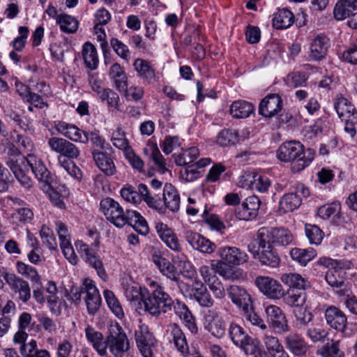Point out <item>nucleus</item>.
Wrapping results in <instances>:
<instances>
[{"mask_svg":"<svg viewBox=\"0 0 357 357\" xmlns=\"http://www.w3.org/2000/svg\"><path fill=\"white\" fill-rule=\"evenodd\" d=\"M334 108L342 121L344 123V131L351 137L356 134L357 109L346 98L339 95L334 100Z\"/></svg>","mask_w":357,"mask_h":357,"instance_id":"5","label":"nucleus"},{"mask_svg":"<svg viewBox=\"0 0 357 357\" xmlns=\"http://www.w3.org/2000/svg\"><path fill=\"white\" fill-rule=\"evenodd\" d=\"M92 155L96 166L107 176H112L116 173V167L109 154L94 150L92 152Z\"/></svg>","mask_w":357,"mask_h":357,"instance_id":"35","label":"nucleus"},{"mask_svg":"<svg viewBox=\"0 0 357 357\" xmlns=\"http://www.w3.org/2000/svg\"><path fill=\"white\" fill-rule=\"evenodd\" d=\"M301 204V198L296 193L285 194L280 202V209L284 213L292 211Z\"/></svg>","mask_w":357,"mask_h":357,"instance_id":"51","label":"nucleus"},{"mask_svg":"<svg viewBox=\"0 0 357 357\" xmlns=\"http://www.w3.org/2000/svg\"><path fill=\"white\" fill-rule=\"evenodd\" d=\"M133 66L137 76L143 80L144 84H151L156 81L155 69L149 61L137 59L134 61Z\"/></svg>","mask_w":357,"mask_h":357,"instance_id":"32","label":"nucleus"},{"mask_svg":"<svg viewBox=\"0 0 357 357\" xmlns=\"http://www.w3.org/2000/svg\"><path fill=\"white\" fill-rule=\"evenodd\" d=\"M281 281L291 289L305 290L310 287V282L301 275L296 273H284L280 277Z\"/></svg>","mask_w":357,"mask_h":357,"instance_id":"39","label":"nucleus"},{"mask_svg":"<svg viewBox=\"0 0 357 357\" xmlns=\"http://www.w3.org/2000/svg\"><path fill=\"white\" fill-rule=\"evenodd\" d=\"M305 235L311 244L319 245L324 238V232L314 225H305Z\"/></svg>","mask_w":357,"mask_h":357,"instance_id":"59","label":"nucleus"},{"mask_svg":"<svg viewBox=\"0 0 357 357\" xmlns=\"http://www.w3.org/2000/svg\"><path fill=\"white\" fill-rule=\"evenodd\" d=\"M25 167L29 166L36 178L46 185H50L53 177L41 158L33 153L28 154L25 158Z\"/></svg>","mask_w":357,"mask_h":357,"instance_id":"14","label":"nucleus"},{"mask_svg":"<svg viewBox=\"0 0 357 357\" xmlns=\"http://www.w3.org/2000/svg\"><path fill=\"white\" fill-rule=\"evenodd\" d=\"M341 211V205L337 202H333L320 206L317 209V215L323 220L333 219L339 218Z\"/></svg>","mask_w":357,"mask_h":357,"instance_id":"48","label":"nucleus"},{"mask_svg":"<svg viewBox=\"0 0 357 357\" xmlns=\"http://www.w3.org/2000/svg\"><path fill=\"white\" fill-rule=\"evenodd\" d=\"M253 111L252 104L245 100L235 101L230 107V114L236 119L247 118Z\"/></svg>","mask_w":357,"mask_h":357,"instance_id":"44","label":"nucleus"},{"mask_svg":"<svg viewBox=\"0 0 357 357\" xmlns=\"http://www.w3.org/2000/svg\"><path fill=\"white\" fill-rule=\"evenodd\" d=\"M3 278L11 291L17 294L23 303H26L30 299L31 288L27 281L14 273H5Z\"/></svg>","mask_w":357,"mask_h":357,"instance_id":"16","label":"nucleus"},{"mask_svg":"<svg viewBox=\"0 0 357 357\" xmlns=\"http://www.w3.org/2000/svg\"><path fill=\"white\" fill-rule=\"evenodd\" d=\"M284 342L287 348L295 356H303L308 350V345L304 338L296 333L286 335Z\"/></svg>","mask_w":357,"mask_h":357,"instance_id":"33","label":"nucleus"},{"mask_svg":"<svg viewBox=\"0 0 357 357\" xmlns=\"http://www.w3.org/2000/svg\"><path fill=\"white\" fill-rule=\"evenodd\" d=\"M17 273L22 276L26 277L31 282L38 283L40 280V277L36 269L24 262L17 261L16 264Z\"/></svg>","mask_w":357,"mask_h":357,"instance_id":"56","label":"nucleus"},{"mask_svg":"<svg viewBox=\"0 0 357 357\" xmlns=\"http://www.w3.org/2000/svg\"><path fill=\"white\" fill-rule=\"evenodd\" d=\"M199 151L197 147H190L183 153L175 157V162L178 166L191 165L199 156Z\"/></svg>","mask_w":357,"mask_h":357,"instance_id":"54","label":"nucleus"},{"mask_svg":"<svg viewBox=\"0 0 357 357\" xmlns=\"http://www.w3.org/2000/svg\"><path fill=\"white\" fill-rule=\"evenodd\" d=\"M296 326L299 328H304L312 321V313L306 307H297L294 310Z\"/></svg>","mask_w":357,"mask_h":357,"instance_id":"55","label":"nucleus"},{"mask_svg":"<svg viewBox=\"0 0 357 357\" xmlns=\"http://www.w3.org/2000/svg\"><path fill=\"white\" fill-rule=\"evenodd\" d=\"M294 22V14L288 9L279 10L273 19V25L278 29H287Z\"/></svg>","mask_w":357,"mask_h":357,"instance_id":"42","label":"nucleus"},{"mask_svg":"<svg viewBox=\"0 0 357 357\" xmlns=\"http://www.w3.org/2000/svg\"><path fill=\"white\" fill-rule=\"evenodd\" d=\"M262 340L267 349L266 352L272 357H289L277 337L266 334Z\"/></svg>","mask_w":357,"mask_h":357,"instance_id":"38","label":"nucleus"},{"mask_svg":"<svg viewBox=\"0 0 357 357\" xmlns=\"http://www.w3.org/2000/svg\"><path fill=\"white\" fill-rule=\"evenodd\" d=\"M121 195L126 201L133 204L140 202L142 199L139 190H135L131 185L123 187L121 190Z\"/></svg>","mask_w":357,"mask_h":357,"instance_id":"63","label":"nucleus"},{"mask_svg":"<svg viewBox=\"0 0 357 357\" xmlns=\"http://www.w3.org/2000/svg\"><path fill=\"white\" fill-rule=\"evenodd\" d=\"M255 284L264 296L271 299L279 300L284 296V289L276 280L268 276H257Z\"/></svg>","mask_w":357,"mask_h":357,"instance_id":"12","label":"nucleus"},{"mask_svg":"<svg viewBox=\"0 0 357 357\" xmlns=\"http://www.w3.org/2000/svg\"><path fill=\"white\" fill-rule=\"evenodd\" d=\"M163 206L165 205L170 211L176 212L179 209L180 196L171 183H166L163 188L162 192Z\"/></svg>","mask_w":357,"mask_h":357,"instance_id":"36","label":"nucleus"},{"mask_svg":"<svg viewBox=\"0 0 357 357\" xmlns=\"http://www.w3.org/2000/svg\"><path fill=\"white\" fill-rule=\"evenodd\" d=\"M112 142L114 146L119 149L123 150L125 152L130 147L125 137L124 132L121 128H118L112 134Z\"/></svg>","mask_w":357,"mask_h":357,"instance_id":"62","label":"nucleus"},{"mask_svg":"<svg viewBox=\"0 0 357 357\" xmlns=\"http://www.w3.org/2000/svg\"><path fill=\"white\" fill-rule=\"evenodd\" d=\"M258 238H262L278 246H287L290 245L294 240L291 231L284 228L261 227L257 231Z\"/></svg>","mask_w":357,"mask_h":357,"instance_id":"9","label":"nucleus"},{"mask_svg":"<svg viewBox=\"0 0 357 357\" xmlns=\"http://www.w3.org/2000/svg\"><path fill=\"white\" fill-rule=\"evenodd\" d=\"M324 317L326 324L333 329L342 333L346 331L347 317L339 307L334 305L328 307L324 311Z\"/></svg>","mask_w":357,"mask_h":357,"instance_id":"17","label":"nucleus"},{"mask_svg":"<svg viewBox=\"0 0 357 357\" xmlns=\"http://www.w3.org/2000/svg\"><path fill=\"white\" fill-rule=\"evenodd\" d=\"M33 213L29 208L22 207L15 211L11 215V219L14 224L20 225L32 220Z\"/></svg>","mask_w":357,"mask_h":357,"instance_id":"58","label":"nucleus"},{"mask_svg":"<svg viewBox=\"0 0 357 357\" xmlns=\"http://www.w3.org/2000/svg\"><path fill=\"white\" fill-rule=\"evenodd\" d=\"M317 354L321 357H344V353L340 349V341L333 340L323 345Z\"/></svg>","mask_w":357,"mask_h":357,"instance_id":"50","label":"nucleus"},{"mask_svg":"<svg viewBox=\"0 0 357 357\" xmlns=\"http://www.w3.org/2000/svg\"><path fill=\"white\" fill-rule=\"evenodd\" d=\"M137 346L144 357H153V348L155 340L149 331L148 326L140 324L135 333Z\"/></svg>","mask_w":357,"mask_h":357,"instance_id":"13","label":"nucleus"},{"mask_svg":"<svg viewBox=\"0 0 357 357\" xmlns=\"http://www.w3.org/2000/svg\"><path fill=\"white\" fill-rule=\"evenodd\" d=\"M319 264L329 268L325 274V280L332 288L340 291L346 289V271L342 268L336 267L335 261L330 258H321Z\"/></svg>","mask_w":357,"mask_h":357,"instance_id":"8","label":"nucleus"},{"mask_svg":"<svg viewBox=\"0 0 357 357\" xmlns=\"http://www.w3.org/2000/svg\"><path fill=\"white\" fill-rule=\"evenodd\" d=\"M141 196L147 205L153 209L160 212L164 210L163 202L161 197L155 192H151L148 190L145 184L141 183L137 188Z\"/></svg>","mask_w":357,"mask_h":357,"instance_id":"37","label":"nucleus"},{"mask_svg":"<svg viewBox=\"0 0 357 357\" xmlns=\"http://www.w3.org/2000/svg\"><path fill=\"white\" fill-rule=\"evenodd\" d=\"M317 255V251L312 248L305 249L295 248L290 252V256L294 261H297L301 266L306 264L312 260Z\"/></svg>","mask_w":357,"mask_h":357,"instance_id":"43","label":"nucleus"},{"mask_svg":"<svg viewBox=\"0 0 357 357\" xmlns=\"http://www.w3.org/2000/svg\"><path fill=\"white\" fill-rule=\"evenodd\" d=\"M241 186L244 188L265 192L271 185L270 180L261 175H250L242 176L240 181Z\"/></svg>","mask_w":357,"mask_h":357,"instance_id":"29","label":"nucleus"},{"mask_svg":"<svg viewBox=\"0 0 357 357\" xmlns=\"http://www.w3.org/2000/svg\"><path fill=\"white\" fill-rule=\"evenodd\" d=\"M18 149L13 144L7 147V158L6 165L13 172L17 180L25 188L32 186V181L26 175L25 168V159Z\"/></svg>","mask_w":357,"mask_h":357,"instance_id":"4","label":"nucleus"},{"mask_svg":"<svg viewBox=\"0 0 357 357\" xmlns=\"http://www.w3.org/2000/svg\"><path fill=\"white\" fill-rule=\"evenodd\" d=\"M238 142L237 131L231 129H224L220 131L216 139V142L221 146L234 145Z\"/></svg>","mask_w":357,"mask_h":357,"instance_id":"52","label":"nucleus"},{"mask_svg":"<svg viewBox=\"0 0 357 357\" xmlns=\"http://www.w3.org/2000/svg\"><path fill=\"white\" fill-rule=\"evenodd\" d=\"M331 45L329 38L325 35H317L310 43V57L312 60L319 61L328 53Z\"/></svg>","mask_w":357,"mask_h":357,"instance_id":"30","label":"nucleus"},{"mask_svg":"<svg viewBox=\"0 0 357 357\" xmlns=\"http://www.w3.org/2000/svg\"><path fill=\"white\" fill-rule=\"evenodd\" d=\"M226 291L232 303L240 310H243L252 305V298L244 287L234 284L229 286Z\"/></svg>","mask_w":357,"mask_h":357,"instance_id":"24","label":"nucleus"},{"mask_svg":"<svg viewBox=\"0 0 357 357\" xmlns=\"http://www.w3.org/2000/svg\"><path fill=\"white\" fill-rule=\"evenodd\" d=\"M170 342H172L175 348L183 356H186L189 354V346L185 333L180 326L175 323L168 325L167 331Z\"/></svg>","mask_w":357,"mask_h":357,"instance_id":"22","label":"nucleus"},{"mask_svg":"<svg viewBox=\"0 0 357 357\" xmlns=\"http://www.w3.org/2000/svg\"><path fill=\"white\" fill-rule=\"evenodd\" d=\"M88 81L91 90L100 98L106 89L102 86V80L99 74L97 73H89Z\"/></svg>","mask_w":357,"mask_h":357,"instance_id":"60","label":"nucleus"},{"mask_svg":"<svg viewBox=\"0 0 357 357\" xmlns=\"http://www.w3.org/2000/svg\"><path fill=\"white\" fill-rule=\"evenodd\" d=\"M185 238L192 248L201 252L211 254L215 250L216 245L214 243L197 232L186 231Z\"/></svg>","mask_w":357,"mask_h":357,"instance_id":"25","label":"nucleus"},{"mask_svg":"<svg viewBox=\"0 0 357 357\" xmlns=\"http://www.w3.org/2000/svg\"><path fill=\"white\" fill-rule=\"evenodd\" d=\"M100 206L106 219L116 227L121 228L128 225L142 235L149 233L146 220L136 211L127 210L124 212L119 203L110 197L102 199Z\"/></svg>","mask_w":357,"mask_h":357,"instance_id":"2","label":"nucleus"},{"mask_svg":"<svg viewBox=\"0 0 357 357\" xmlns=\"http://www.w3.org/2000/svg\"><path fill=\"white\" fill-rule=\"evenodd\" d=\"M204 328L212 336L222 338L226 333V323L220 312L214 310H208L204 316Z\"/></svg>","mask_w":357,"mask_h":357,"instance_id":"11","label":"nucleus"},{"mask_svg":"<svg viewBox=\"0 0 357 357\" xmlns=\"http://www.w3.org/2000/svg\"><path fill=\"white\" fill-rule=\"evenodd\" d=\"M185 166L186 167L180 172L181 176L183 180L190 182L201 176V172L198 170L196 165L193 163Z\"/></svg>","mask_w":357,"mask_h":357,"instance_id":"64","label":"nucleus"},{"mask_svg":"<svg viewBox=\"0 0 357 357\" xmlns=\"http://www.w3.org/2000/svg\"><path fill=\"white\" fill-rule=\"evenodd\" d=\"M266 320L275 330L281 333L289 331V327L285 314L282 309L275 305H270L265 309Z\"/></svg>","mask_w":357,"mask_h":357,"instance_id":"18","label":"nucleus"},{"mask_svg":"<svg viewBox=\"0 0 357 357\" xmlns=\"http://www.w3.org/2000/svg\"><path fill=\"white\" fill-rule=\"evenodd\" d=\"M153 289L144 298V310L153 317H159L174 310V313L183 321L192 326V331L197 328L192 323L193 317L188 306L179 300L173 301L165 291L164 288L156 282H151Z\"/></svg>","mask_w":357,"mask_h":357,"instance_id":"1","label":"nucleus"},{"mask_svg":"<svg viewBox=\"0 0 357 357\" xmlns=\"http://www.w3.org/2000/svg\"><path fill=\"white\" fill-rule=\"evenodd\" d=\"M75 245L78 253L84 261L93 268L101 278L105 279L107 274L102 261L96 250L82 241H77Z\"/></svg>","mask_w":357,"mask_h":357,"instance_id":"10","label":"nucleus"},{"mask_svg":"<svg viewBox=\"0 0 357 357\" xmlns=\"http://www.w3.org/2000/svg\"><path fill=\"white\" fill-rule=\"evenodd\" d=\"M55 128L59 133L73 142L83 144L88 142L86 132L73 124L58 121L55 123Z\"/></svg>","mask_w":357,"mask_h":357,"instance_id":"27","label":"nucleus"},{"mask_svg":"<svg viewBox=\"0 0 357 357\" xmlns=\"http://www.w3.org/2000/svg\"><path fill=\"white\" fill-rule=\"evenodd\" d=\"M277 158L282 162H291V171L298 173L309 166L314 160L313 149H304V146L298 141L282 143L276 151Z\"/></svg>","mask_w":357,"mask_h":357,"instance_id":"3","label":"nucleus"},{"mask_svg":"<svg viewBox=\"0 0 357 357\" xmlns=\"http://www.w3.org/2000/svg\"><path fill=\"white\" fill-rule=\"evenodd\" d=\"M56 21L59 24L61 30L65 33H73L78 29V21L70 15L66 14L58 15Z\"/></svg>","mask_w":357,"mask_h":357,"instance_id":"49","label":"nucleus"},{"mask_svg":"<svg viewBox=\"0 0 357 357\" xmlns=\"http://www.w3.org/2000/svg\"><path fill=\"white\" fill-rule=\"evenodd\" d=\"M242 312L245 320L252 325L257 326L263 331L267 329V326L264 321L254 310L253 305L245 308Z\"/></svg>","mask_w":357,"mask_h":357,"instance_id":"57","label":"nucleus"},{"mask_svg":"<svg viewBox=\"0 0 357 357\" xmlns=\"http://www.w3.org/2000/svg\"><path fill=\"white\" fill-rule=\"evenodd\" d=\"M218 255L225 264L236 266L248 261V255L236 247L225 246L218 249Z\"/></svg>","mask_w":357,"mask_h":357,"instance_id":"21","label":"nucleus"},{"mask_svg":"<svg viewBox=\"0 0 357 357\" xmlns=\"http://www.w3.org/2000/svg\"><path fill=\"white\" fill-rule=\"evenodd\" d=\"M107 350L114 357H123L129 350L128 338L122 327L116 322L112 323L106 337Z\"/></svg>","mask_w":357,"mask_h":357,"instance_id":"6","label":"nucleus"},{"mask_svg":"<svg viewBox=\"0 0 357 357\" xmlns=\"http://www.w3.org/2000/svg\"><path fill=\"white\" fill-rule=\"evenodd\" d=\"M82 291L86 294L85 303L89 314H95L100 306L101 298L94 282L91 280L85 279Z\"/></svg>","mask_w":357,"mask_h":357,"instance_id":"19","label":"nucleus"},{"mask_svg":"<svg viewBox=\"0 0 357 357\" xmlns=\"http://www.w3.org/2000/svg\"><path fill=\"white\" fill-rule=\"evenodd\" d=\"M109 77L114 80L115 86L119 91H124L127 86L126 75L121 66L115 63L109 70Z\"/></svg>","mask_w":357,"mask_h":357,"instance_id":"47","label":"nucleus"},{"mask_svg":"<svg viewBox=\"0 0 357 357\" xmlns=\"http://www.w3.org/2000/svg\"><path fill=\"white\" fill-rule=\"evenodd\" d=\"M107 304L112 312L119 319L124 317V312L121 305L114 293L108 289L103 292Z\"/></svg>","mask_w":357,"mask_h":357,"instance_id":"53","label":"nucleus"},{"mask_svg":"<svg viewBox=\"0 0 357 357\" xmlns=\"http://www.w3.org/2000/svg\"><path fill=\"white\" fill-rule=\"evenodd\" d=\"M197 287L194 289V297L198 303L205 307H211L214 301L202 282H197Z\"/></svg>","mask_w":357,"mask_h":357,"instance_id":"46","label":"nucleus"},{"mask_svg":"<svg viewBox=\"0 0 357 357\" xmlns=\"http://www.w3.org/2000/svg\"><path fill=\"white\" fill-rule=\"evenodd\" d=\"M259 199L255 196H250L245 199L241 206L236 209V216L239 220H249L257 215L260 206Z\"/></svg>","mask_w":357,"mask_h":357,"instance_id":"26","label":"nucleus"},{"mask_svg":"<svg viewBox=\"0 0 357 357\" xmlns=\"http://www.w3.org/2000/svg\"><path fill=\"white\" fill-rule=\"evenodd\" d=\"M357 10V0H339L334 8V17L342 20Z\"/></svg>","mask_w":357,"mask_h":357,"instance_id":"40","label":"nucleus"},{"mask_svg":"<svg viewBox=\"0 0 357 357\" xmlns=\"http://www.w3.org/2000/svg\"><path fill=\"white\" fill-rule=\"evenodd\" d=\"M228 333L231 342L242 349L244 352L246 351L247 348L257 341V339L252 338L242 326L234 322L230 323Z\"/></svg>","mask_w":357,"mask_h":357,"instance_id":"20","label":"nucleus"},{"mask_svg":"<svg viewBox=\"0 0 357 357\" xmlns=\"http://www.w3.org/2000/svg\"><path fill=\"white\" fill-rule=\"evenodd\" d=\"M155 229L160 239L174 252L182 250L181 245L174 231L167 225L159 222L155 224Z\"/></svg>","mask_w":357,"mask_h":357,"instance_id":"28","label":"nucleus"},{"mask_svg":"<svg viewBox=\"0 0 357 357\" xmlns=\"http://www.w3.org/2000/svg\"><path fill=\"white\" fill-rule=\"evenodd\" d=\"M50 149L68 159H76L79 155V149L63 138L51 137L47 141Z\"/></svg>","mask_w":357,"mask_h":357,"instance_id":"15","label":"nucleus"},{"mask_svg":"<svg viewBox=\"0 0 357 357\" xmlns=\"http://www.w3.org/2000/svg\"><path fill=\"white\" fill-rule=\"evenodd\" d=\"M282 298L286 305L297 308L305 305L307 295L305 292H299L296 289H288L286 293L284 291Z\"/></svg>","mask_w":357,"mask_h":357,"instance_id":"41","label":"nucleus"},{"mask_svg":"<svg viewBox=\"0 0 357 357\" xmlns=\"http://www.w3.org/2000/svg\"><path fill=\"white\" fill-rule=\"evenodd\" d=\"M82 56L86 66L94 70L98 67L99 61L98 58L97 51L93 45L91 43H84L82 49Z\"/></svg>","mask_w":357,"mask_h":357,"instance_id":"45","label":"nucleus"},{"mask_svg":"<svg viewBox=\"0 0 357 357\" xmlns=\"http://www.w3.org/2000/svg\"><path fill=\"white\" fill-rule=\"evenodd\" d=\"M282 100L279 95L269 94L260 102L259 113L266 118H272L282 110Z\"/></svg>","mask_w":357,"mask_h":357,"instance_id":"23","label":"nucleus"},{"mask_svg":"<svg viewBox=\"0 0 357 357\" xmlns=\"http://www.w3.org/2000/svg\"><path fill=\"white\" fill-rule=\"evenodd\" d=\"M84 331L86 340L91 344L93 348L100 356H106L107 354V345L105 344L106 339L104 340L102 333L96 331L91 326H88Z\"/></svg>","mask_w":357,"mask_h":357,"instance_id":"34","label":"nucleus"},{"mask_svg":"<svg viewBox=\"0 0 357 357\" xmlns=\"http://www.w3.org/2000/svg\"><path fill=\"white\" fill-rule=\"evenodd\" d=\"M101 101H107V105L109 108L114 109L119 111V95L110 89L107 88L103 94L99 98Z\"/></svg>","mask_w":357,"mask_h":357,"instance_id":"61","label":"nucleus"},{"mask_svg":"<svg viewBox=\"0 0 357 357\" xmlns=\"http://www.w3.org/2000/svg\"><path fill=\"white\" fill-rule=\"evenodd\" d=\"M256 241L257 249L255 245L248 246V250L252 254L253 257L258 260L261 265L271 268L278 267L280 263V258L273 245L266 241L264 242V240L258 238L257 236Z\"/></svg>","mask_w":357,"mask_h":357,"instance_id":"7","label":"nucleus"},{"mask_svg":"<svg viewBox=\"0 0 357 357\" xmlns=\"http://www.w3.org/2000/svg\"><path fill=\"white\" fill-rule=\"evenodd\" d=\"M150 288L151 289L147 291L146 294H144L141 293L139 287L136 284H128L125 287V295L127 299L132 305L138 304L139 307L136 308V310L138 311L139 314L146 312L144 310V298L147 297L149 292L153 289L151 282L150 283Z\"/></svg>","mask_w":357,"mask_h":357,"instance_id":"31","label":"nucleus"}]
</instances>
